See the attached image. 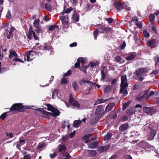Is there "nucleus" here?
<instances>
[{
  "instance_id": "a211bd4d",
  "label": "nucleus",
  "mask_w": 159,
  "mask_h": 159,
  "mask_svg": "<svg viewBox=\"0 0 159 159\" xmlns=\"http://www.w3.org/2000/svg\"><path fill=\"white\" fill-rule=\"evenodd\" d=\"M25 139H22L21 138H20L19 140L16 142V148H18L19 147L24 145L25 143Z\"/></svg>"
},
{
  "instance_id": "c85d7f7f",
  "label": "nucleus",
  "mask_w": 159,
  "mask_h": 159,
  "mask_svg": "<svg viewBox=\"0 0 159 159\" xmlns=\"http://www.w3.org/2000/svg\"><path fill=\"white\" fill-rule=\"evenodd\" d=\"M92 136V135L91 134H89L88 135H86L84 137L83 139L84 140H85V143H88L89 142L90 140H89V138Z\"/></svg>"
},
{
  "instance_id": "4be33fe9",
  "label": "nucleus",
  "mask_w": 159,
  "mask_h": 159,
  "mask_svg": "<svg viewBox=\"0 0 159 159\" xmlns=\"http://www.w3.org/2000/svg\"><path fill=\"white\" fill-rule=\"evenodd\" d=\"M110 147V144H108L105 146H101L99 148V151L101 152H102L107 150Z\"/></svg>"
},
{
  "instance_id": "0eeeda50",
  "label": "nucleus",
  "mask_w": 159,
  "mask_h": 159,
  "mask_svg": "<svg viewBox=\"0 0 159 159\" xmlns=\"http://www.w3.org/2000/svg\"><path fill=\"white\" fill-rule=\"evenodd\" d=\"M151 131L149 133L148 136V139L149 140H153L155 135L157 133V131L156 129H152L151 127H149Z\"/></svg>"
},
{
  "instance_id": "9b49d317",
  "label": "nucleus",
  "mask_w": 159,
  "mask_h": 159,
  "mask_svg": "<svg viewBox=\"0 0 159 159\" xmlns=\"http://www.w3.org/2000/svg\"><path fill=\"white\" fill-rule=\"evenodd\" d=\"M80 16L76 11H74L71 17L72 20L76 22H78L79 20Z\"/></svg>"
},
{
  "instance_id": "c03bdc74",
  "label": "nucleus",
  "mask_w": 159,
  "mask_h": 159,
  "mask_svg": "<svg viewBox=\"0 0 159 159\" xmlns=\"http://www.w3.org/2000/svg\"><path fill=\"white\" fill-rule=\"evenodd\" d=\"M58 26L57 25H51L49 26L48 29L49 31H52L54 30L55 28H58Z\"/></svg>"
},
{
  "instance_id": "052dcab7",
  "label": "nucleus",
  "mask_w": 159,
  "mask_h": 159,
  "mask_svg": "<svg viewBox=\"0 0 159 159\" xmlns=\"http://www.w3.org/2000/svg\"><path fill=\"white\" fill-rule=\"evenodd\" d=\"M143 33L144 34V35L145 37L146 38H148L149 37V34L147 32V30H144L143 31Z\"/></svg>"
},
{
  "instance_id": "3c124183",
  "label": "nucleus",
  "mask_w": 159,
  "mask_h": 159,
  "mask_svg": "<svg viewBox=\"0 0 159 159\" xmlns=\"http://www.w3.org/2000/svg\"><path fill=\"white\" fill-rule=\"evenodd\" d=\"M98 32L99 31H98V29H96V30L93 32V36L95 40L97 39V37L98 35Z\"/></svg>"
},
{
  "instance_id": "f8f14e48",
  "label": "nucleus",
  "mask_w": 159,
  "mask_h": 159,
  "mask_svg": "<svg viewBox=\"0 0 159 159\" xmlns=\"http://www.w3.org/2000/svg\"><path fill=\"white\" fill-rule=\"evenodd\" d=\"M143 110L146 113L151 115L153 112V107H145L143 108Z\"/></svg>"
},
{
  "instance_id": "9d476101",
  "label": "nucleus",
  "mask_w": 159,
  "mask_h": 159,
  "mask_svg": "<svg viewBox=\"0 0 159 159\" xmlns=\"http://www.w3.org/2000/svg\"><path fill=\"white\" fill-rule=\"evenodd\" d=\"M121 83L120 86H124L125 87H127L128 84L127 82L126 75H123L121 76Z\"/></svg>"
},
{
  "instance_id": "412c9836",
  "label": "nucleus",
  "mask_w": 159,
  "mask_h": 159,
  "mask_svg": "<svg viewBox=\"0 0 159 159\" xmlns=\"http://www.w3.org/2000/svg\"><path fill=\"white\" fill-rule=\"evenodd\" d=\"M4 36H6L7 38L8 39L12 37V34L11 32H10L8 30H6L4 34Z\"/></svg>"
},
{
  "instance_id": "cd10ccee",
  "label": "nucleus",
  "mask_w": 159,
  "mask_h": 159,
  "mask_svg": "<svg viewBox=\"0 0 159 159\" xmlns=\"http://www.w3.org/2000/svg\"><path fill=\"white\" fill-rule=\"evenodd\" d=\"M45 143L42 142L39 143L37 147L38 150L42 149L45 147Z\"/></svg>"
},
{
  "instance_id": "b1692460",
  "label": "nucleus",
  "mask_w": 159,
  "mask_h": 159,
  "mask_svg": "<svg viewBox=\"0 0 159 159\" xmlns=\"http://www.w3.org/2000/svg\"><path fill=\"white\" fill-rule=\"evenodd\" d=\"M115 59L116 61L119 63L122 64L125 62V60L119 56H117Z\"/></svg>"
},
{
  "instance_id": "774afa93",
  "label": "nucleus",
  "mask_w": 159,
  "mask_h": 159,
  "mask_svg": "<svg viewBox=\"0 0 159 159\" xmlns=\"http://www.w3.org/2000/svg\"><path fill=\"white\" fill-rule=\"evenodd\" d=\"M57 153L56 152H54L52 154H50V156L51 158L55 157L57 156Z\"/></svg>"
},
{
  "instance_id": "13d9d810",
  "label": "nucleus",
  "mask_w": 159,
  "mask_h": 159,
  "mask_svg": "<svg viewBox=\"0 0 159 159\" xmlns=\"http://www.w3.org/2000/svg\"><path fill=\"white\" fill-rule=\"evenodd\" d=\"M63 156L64 157H65V158H70L71 157V156L67 152H63Z\"/></svg>"
},
{
  "instance_id": "a18cd8bd",
  "label": "nucleus",
  "mask_w": 159,
  "mask_h": 159,
  "mask_svg": "<svg viewBox=\"0 0 159 159\" xmlns=\"http://www.w3.org/2000/svg\"><path fill=\"white\" fill-rule=\"evenodd\" d=\"M78 61H79L80 63L82 64V66H83L85 62V59L84 58L82 57H79L78 59Z\"/></svg>"
},
{
  "instance_id": "aec40b11",
  "label": "nucleus",
  "mask_w": 159,
  "mask_h": 159,
  "mask_svg": "<svg viewBox=\"0 0 159 159\" xmlns=\"http://www.w3.org/2000/svg\"><path fill=\"white\" fill-rule=\"evenodd\" d=\"M121 89L120 90V93L121 94H122L123 93V96L124 97L128 93L126 89L127 87H125L124 86H120Z\"/></svg>"
},
{
  "instance_id": "49530a36",
  "label": "nucleus",
  "mask_w": 159,
  "mask_h": 159,
  "mask_svg": "<svg viewBox=\"0 0 159 159\" xmlns=\"http://www.w3.org/2000/svg\"><path fill=\"white\" fill-rule=\"evenodd\" d=\"M96 116H95V118L94 122L95 123L98 122L100 119V118L102 116V115H100L98 114H96Z\"/></svg>"
},
{
  "instance_id": "de8ad7c7",
  "label": "nucleus",
  "mask_w": 159,
  "mask_h": 159,
  "mask_svg": "<svg viewBox=\"0 0 159 159\" xmlns=\"http://www.w3.org/2000/svg\"><path fill=\"white\" fill-rule=\"evenodd\" d=\"M45 8L48 11H50L51 10L52 7L50 4L49 3H46L45 5Z\"/></svg>"
},
{
  "instance_id": "20e7f679",
  "label": "nucleus",
  "mask_w": 159,
  "mask_h": 159,
  "mask_svg": "<svg viewBox=\"0 0 159 159\" xmlns=\"http://www.w3.org/2000/svg\"><path fill=\"white\" fill-rule=\"evenodd\" d=\"M61 16L60 19L63 25H66L68 23V16L67 14L65 13L64 11L60 13Z\"/></svg>"
},
{
  "instance_id": "ddd939ff",
  "label": "nucleus",
  "mask_w": 159,
  "mask_h": 159,
  "mask_svg": "<svg viewBox=\"0 0 159 159\" xmlns=\"http://www.w3.org/2000/svg\"><path fill=\"white\" fill-rule=\"evenodd\" d=\"M115 105V104L114 102H111L109 103L106 106L104 112H106L110 111L112 109L113 107Z\"/></svg>"
},
{
  "instance_id": "58836bf2",
  "label": "nucleus",
  "mask_w": 159,
  "mask_h": 159,
  "mask_svg": "<svg viewBox=\"0 0 159 159\" xmlns=\"http://www.w3.org/2000/svg\"><path fill=\"white\" fill-rule=\"evenodd\" d=\"M117 115V111L116 110H115L111 112V117L113 119H115Z\"/></svg>"
},
{
  "instance_id": "338daca9",
  "label": "nucleus",
  "mask_w": 159,
  "mask_h": 159,
  "mask_svg": "<svg viewBox=\"0 0 159 159\" xmlns=\"http://www.w3.org/2000/svg\"><path fill=\"white\" fill-rule=\"evenodd\" d=\"M6 135L9 138H12L13 137V134L12 133H8L7 132H6Z\"/></svg>"
},
{
  "instance_id": "e2e57ef3",
  "label": "nucleus",
  "mask_w": 159,
  "mask_h": 159,
  "mask_svg": "<svg viewBox=\"0 0 159 159\" xmlns=\"http://www.w3.org/2000/svg\"><path fill=\"white\" fill-rule=\"evenodd\" d=\"M71 74V70H69L64 75V76H69Z\"/></svg>"
},
{
  "instance_id": "dca6fc26",
  "label": "nucleus",
  "mask_w": 159,
  "mask_h": 159,
  "mask_svg": "<svg viewBox=\"0 0 159 159\" xmlns=\"http://www.w3.org/2000/svg\"><path fill=\"white\" fill-rule=\"evenodd\" d=\"M129 127V125L128 123L123 124L119 127V130L121 132H124L127 130Z\"/></svg>"
},
{
  "instance_id": "2f4dec72",
  "label": "nucleus",
  "mask_w": 159,
  "mask_h": 159,
  "mask_svg": "<svg viewBox=\"0 0 159 159\" xmlns=\"http://www.w3.org/2000/svg\"><path fill=\"white\" fill-rule=\"evenodd\" d=\"M68 78L65 77H62L61 79V83L62 84H67L69 82Z\"/></svg>"
},
{
  "instance_id": "bf43d9fd",
  "label": "nucleus",
  "mask_w": 159,
  "mask_h": 159,
  "mask_svg": "<svg viewBox=\"0 0 159 159\" xmlns=\"http://www.w3.org/2000/svg\"><path fill=\"white\" fill-rule=\"evenodd\" d=\"M137 100L139 101H142L144 100H146V99L143 95L142 96H139L137 98Z\"/></svg>"
},
{
  "instance_id": "c9c22d12",
  "label": "nucleus",
  "mask_w": 159,
  "mask_h": 159,
  "mask_svg": "<svg viewBox=\"0 0 159 159\" xmlns=\"http://www.w3.org/2000/svg\"><path fill=\"white\" fill-rule=\"evenodd\" d=\"M108 100V99H105L104 100L102 99H98L97 101L94 104V105H95L100 103H102L103 102H105L107 101Z\"/></svg>"
},
{
  "instance_id": "ea45409f",
  "label": "nucleus",
  "mask_w": 159,
  "mask_h": 159,
  "mask_svg": "<svg viewBox=\"0 0 159 159\" xmlns=\"http://www.w3.org/2000/svg\"><path fill=\"white\" fill-rule=\"evenodd\" d=\"M39 21L40 20L39 19H35L33 23L34 27H36L39 26Z\"/></svg>"
},
{
  "instance_id": "2eb2a0df",
  "label": "nucleus",
  "mask_w": 159,
  "mask_h": 159,
  "mask_svg": "<svg viewBox=\"0 0 159 159\" xmlns=\"http://www.w3.org/2000/svg\"><path fill=\"white\" fill-rule=\"evenodd\" d=\"M103 107L102 105H99L98 106L96 109L95 114L100 115H103V111H102V108Z\"/></svg>"
},
{
  "instance_id": "7c9ffc66",
  "label": "nucleus",
  "mask_w": 159,
  "mask_h": 159,
  "mask_svg": "<svg viewBox=\"0 0 159 159\" xmlns=\"http://www.w3.org/2000/svg\"><path fill=\"white\" fill-rule=\"evenodd\" d=\"M94 6L92 4H87L85 7V11H88L91 9Z\"/></svg>"
},
{
  "instance_id": "4468645a",
  "label": "nucleus",
  "mask_w": 159,
  "mask_h": 159,
  "mask_svg": "<svg viewBox=\"0 0 159 159\" xmlns=\"http://www.w3.org/2000/svg\"><path fill=\"white\" fill-rule=\"evenodd\" d=\"M156 43L157 42L154 39L148 40L147 42V45L151 48H154Z\"/></svg>"
},
{
  "instance_id": "bb28decb",
  "label": "nucleus",
  "mask_w": 159,
  "mask_h": 159,
  "mask_svg": "<svg viewBox=\"0 0 159 159\" xmlns=\"http://www.w3.org/2000/svg\"><path fill=\"white\" fill-rule=\"evenodd\" d=\"M111 137V133L108 132L106 135L103 137L104 140L109 141L110 140Z\"/></svg>"
},
{
  "instance_id": "79ce46f5",
  "label": "nucleus",
  "mask_w": 159,
  "mask_h": 159,
  "mask_svg": "<svg viewBox=\"0 0 159 159\" xmlns=\"http://www.w3.org/2000/svg\"><path fill=\"white\" fill-rule=\"evenodd\" d=\"M89 67V65L84 66H82V67L81 68L80 70L81 71H82L84 72L85 74H86V69L87 68H88Z\"/></svg>"
},
{
  "instance_id": "4c0bfd02",
  "label": "nucleus",
  "mask_w": 159,
  "mask_h": 159,
  "mask_svg": "<svg viewBox=\"0 0 159 159\" xmlns=\"http://www.w3.org/2000/svg\"><path fill=\"white\" fill-rule=\"evenodd\" d=\"M88 152L91 157L94 156L96 154V152L95 150H88Z\"/></svg>"
},
{
  "instance_id": "8fccbe9b",
  "label": "nucleus",
  "mask_w": 159,
  "mask_h": 159,
  "mask_svg": "<svg viewBox=\"0 0 159 159\" xmlns=\"http://www.w3.org/2000/svg\"><path fill=\"white\" fill-rule=\"evenodd\" d=\"M52 98L54 99V96L55 95H57L58 94V90L57 89H55L52 92Z\"/></svg>"
},
{
  "instance_id": "1a4fd4ad",
  "label": "nucleus",
  "mask_w": 159,
  "mask_h": 159,
  "mask_svg": "<svg viewBox=\"0 0 159 159\" xmlns=\"http://www.w3.org/2000/svg\"><path fill=\"white\" fill-rule=\"evenodd\" d=\"M98 31L99 33H103L105 32H110L111 31V28L105 25H100L98 28Z\"/></svg>"
},
{
  "instance_id": "864d4df0",
  "label": "nucleus",
  "mask_w": 159,
  "mask_h": 159,
  "mask_svg": "<svg viewBox=\"0 0 159 159\" xmlns=\"http://www.w3.org/2000/svg\"><path fill=\"white\" fill-rule=\"evenodd\" d=\"M8 112H5L3 113L0 116V118H2V120L4 119L7 116V114Z\"/></svg>"
},
{
  "instance_id": "a878e982",
  "label": "nucleus",
  "mask_w": 159,
  "mask_h": 159,
  "mask_svg": "<svg viewBox=\"0 0 159 159\" xmlns=\"http://www.w3.org/2000/svg\"><path fill=\"white\" fill-rule=\"evenodd\" d=\"M136 57V55L134 53H133L130 54L125 59L127 60H132L135 58Z\"/></svg>"
},
{
  "instance_id": "f3484780",
  "label": "nucleus",
  "mask_w": 159,
  "mask_h": 159,
  "mask_svg": "<svg viewBox=\"0 0 159 159\" xmlns=\"http://www.w3.org/2000/svg\"><path fill=\"white\" fill-rule=\"evenodd\" d=\"M136 111V110H135V108L132 107L127 110L126 113L128 115L131 116L135 114Z\"/></svg>"
},
{
  "instance_id": "603ef678",
  "label": "nucleus",
  "mask_w": 159,
  "mask_h": 159,
  "mask_svg": "<svg viewBox=\"0 0 159 159\" xmlns=\"http://www.w3.org/2000/svg\"><path fill=\"white\" fill-rule=\"evenodd\" d=\"M111 89V87L110 85H107L106 87L105 88L104 92L106 93H107V92L110 91Z\"/></svg>"
},
{
  "instance_id": "72a5a7b5",
  "label": "nucleus",
  "mask_w": 159,
  "mask_h": 159,
  "mask_svg": "<svg viewBox=\"0 0 159 159\" xmlns=\"http://www.w3.org/2000/svg\"><path fill=\"white\" fill-rule=\"evenodd\" d=\"M81 123V121L80 120H75L73 122V126L75 127H77Z\"/></svg>"
},
{
  "instance_id": "4d7b16f0",
  "label": "nucleus",
  "mask_w": 159,
  "mask_h": 159,
  "mask_svg": "<svg viewBox=\"0 0 159 159\" xmlns=\"http://www.w3.org/2000/svg\"><path fill=\"white\" fill-rule=\"evenodd\" d=\"M73 9L71 7H70L69 8H67L65 11H64L65 12V13L66 14H67L68 13H70L71 12V11Z\"/></svg>"
},
{
  "instance_id": "f03ea898",
  "label": "nucleus",
  "mask_w": 159,
  "mask_h": 159,
  "mask_svg": "<svg viewBox=\"0 0 159 159\" xmlns=\"http://www.w3.org/2000/svg\"><path fill=\"white\" fill-rule=\"evenodd\" d=\"M26 108L20 103L14 104L10 109V111L11 112L16 111H22Z\"/></svg>"
},
{
  "instance_id": "7ed1b4c3",
  "label": "nucleus",
  "mask_w": 159,
  "mask_h": 159,
  "mask_svg": "<svg viewBox=\"0 0 159 159\" xmlns=\"http://www.w3.org/2000/svg\"><path fill=\"white\" fill-rule=\"evenodd\" d=\"M9 58L12 61L20 62L23 63V61L20 59L17 58V55L16 52L13 50H9Z\"/></svg>"
},
{
  "instance_id": "5fc2aeb1",
  "label": "nucleus",
  "mask_w": 159,
  "mask_h": 159,
  "mask_svg": "<svg viewBox=\"0 0 159 159\" xmlns=\"http://www.w3.org/2000/svg\"><path fill=\"white\" fill-rule=\"evenodd\" d=\"M47 110L48 111H52L54 107L50 104H47Z\"/></svg>"
},
{
  "instance_id": "680f3d73",
  "label": "nucleus",
  "mask_w": 159,
  "mask_h": 159,
  "mask_svg": "<svg viewBox=\"0 0 159 159\" xmlns=\"http://www.w3.org/2000/svg\"><path fill=\"white\" fill-rule=\"evenodd\" d=\"M35 28V30L37 33H39L42 32V30L40 29L39 26L36 27Z\"/></svg>"
},
{
  "instance_id": "6e6552de",
  "label": "nucleus",
  "mask_w": 159,
  "mask_h": 159,
  "mask_svg": "<svg viewBox=\"0 0 159 159\" xmlns=\"http://www.w3.org/2000/svg\"><path fill=\"white\" fill-rule=\"evenodd\" d=\"M27 38L29 39H31L32 38V36L35 40H38V38L35 35L34 32L31 29H30L28 33L27 34Z\"/></svg>"
},
{
  "instance_id": "39448f33",
  "label": "nucleus",
  "mask_w": 159,
  "mask_h": 159,
  "mask_svg": "<svg viewBox=\"0 0 159 159\" xmlns=\"http://www.w3.org/2000/svg\"><path fill=\"white\" fill-rule=\"evenodd\" d=\"M125 2L123 3L122 4L119 2H116L114 3V6L119 11H121L123 9H128L126 8L127 5L125 4Z\"/></svg>"
},
{
  "instance_id": "09e8293b",
  "label": "nucleus",
  "mask_w": 159,
  "mask_h": 159,
  "mask_svg": "<svg viewBox=\"0 0 159 159\" xmlns=\"http://www.w3.org/2000/svg\"><path fill=\"white\" fill-rule=\"evenodd\" d=\"M134 24L140 28H141L142 27L141 22L140 21H139L138 20L136 21V22H135Z\"/></svg>"
},
{
  "instance_id": "c756f323",
  "label": "nucleus",
  "mask_w": 159,
  "mask_h": 159,
  "mask_svg": "<svg viewBox=\"0 0 159 159\" xmlns=\"http://www.w3.org/2000/svg\"><path fill=\"white\" fill-rule=\"evenodd\" d=\"M101 75L102 77L101 78V80L103 81L106 78L107 76L106 72H105L103 69L101 70Z\"/></svg>"
},
{
  "instance_id": "6ab92c4d",
  "label": "nucleus",
  "mask_w": 159,
  "mask_h": 159,
  "mask_svg": "<svg viewBox=\"0 0 159 159\" xmlns=\"http://www.w3.org/2000/svg\"><path fill=\"white\" fill-rule=\"evenodd\" d=\"M146 71L145 68H140L136 70V75L138 76H140L143 74Z\"/></svg>"
},
{
  "instance_id": "6e6d98bb",
  "label": "nucleus",
  "mask_w": 159,
  "mask_h": 159,
  "mask_svg": "<svg viewBox=\"0 0 159 159\" xmlns=\"http://www.w3.org/2000/svg\"><path fill=\"white\" fill-rule=\"evenodd\" d=\"M88 65H89V66H90L91 67L93 68L97 66V62H91Z\"/></svg>"
},
{
  "instance_id": "393cba45",
  "label": "nucleus",
  "mask_w": 159,
  "mask_h": 159,
  "mask_svg": "<svg viewBox=\"0 0 159 159\" xmlns=\"http://www.w3.org/2000/svg\"><path fill=\"white\" fill-rule=\"evenodd\" d=\"M52 112V116H57L59 115L60 112L59 110L57 108H54L51 111Z\"/></svg>"
},
{
  "instance_id": "5701e85b",
  "label": "nucleus",
  "mask_w": 159,
  "mask_h": 159,
  "mask_svg": "<svg viewBox=\"0 0 159 159\" xmlns=\"http://www.w3.org/2000/svg\"><path fill=\"white\" fill-rule=\"evenodd\" d=\"M40 48L42 50H50L52 51V47L50 45H41L40 46Z\"/></svg>"
},
{
  "instance_id": "e433bc0d",
  "label": "nucleus",
  "mask_w": 159,
  "mask_h": 159,
  "mask_svg": "<svg viewBox=\"0 0 159 159\" xmlns=\"http://www.w3.org/2000/svg\"><path fill=\"white\" fill-rule=\"evenodd\" d=\"M58 148L59 151L60 152H61L62 151H65L66 148L65 145H59L58 146Z\"/></svg>"
},
{
  "instance_id": "f704fd0d",
  "label": "nucleus",
  "mask_w": 159,
  "mask_h": 159,
  "mask_svg": "<svg viewBox=\"0 0 159 159\" xmlns=\"http://www.w3.org/2000/svg\"><path fill=\"white\" fill-rule=\"evenodd\" d=\"M98 142H95L90 144L89 145L88 147L90 148H94L98 146Z\"/></svg>"
},
{
  "instance_id": "f257e3e1",
  "label": "nucleus",
  "mask_w": 159,
  "mask_h": 159,
  "mask_svg": "<svg viewBox=\"0 0 159 159\" xmlns=\"http://www.w3.org/2000/svg\"><path fill=\"white\" fill-rule=\"evenodd\" d=\"M41 53L40 52H36L33 50H30L27 52L24 56V60L25 61H31L33 60V56L34 55L39 56V54Z\"/></svg>"
},
{
  "instance_id": "0e129e2a",
  "label": "nucleus",
  "mask_w": 159,
  "mask_h": 159,
  "mask_svg": "<svg viewBox=\"0 0 159 159\" xmlns=\"http://www.w3.org/2000/svg\"><path fill=\"white\" fill-rule=\"evenodd\" d=\"M126 46V43L125 41H124L123 43L121 44L119 47L121 49H123Z\"/></svg>"
},
{
  "instance_id": "a19ab883",
  "label": "nucleus",
  "mask_w": 159,
  "mask_h": 159,
  "mask_svg": "<svg viewBox=\"0 0 159 159\" xmlns=\"http://www.w3.org/2000/svg\"><path fill=\"white\" fill-rule=\"evenodd\" d=\"M72 87L75 91L77 90L78 89V87L75 81L73 82L72 83Z\"/></svg>"
},
{
  "instance_id": "473e14b6",
  "label": "nucleus",
  "mask_w": 159,
  "mask_h": 159,
  "mask_svg": "<svg viewBox=\"0 0 159 159\" xmlns=\"http://www.w3.org/2000/svg\"><path fill=\"white\" fill-rule=\"evenodd\" d=\"M149 18L150 20V22H151L152 25H153L154 24V21L155 18V16L153 14H151L149 16Z\"/></svg>"
},
{
  "instance_id": "37998d69",
  "label": "nucleus",
  "mask_w": 159,
  "mask_h": 159,
  "mask_svg": "<svg viewBox=\"0 0 159 159\" xmlns=\"http://www.w3.org/2000/svg\"><path fill=\"white\" fill-rule=\"evenodd\" d=\"M149 91H150L149 90L146 91L143 95L144 97L146 99H148L150 97L149 95Z\"/></svg>"
},
{
  "instance_id": "69168bd1",
  "label": "nucleus",
  "mask_w": 159,
  "mask_h": 159,
  "mask_svg": "<svg viewBox=\"0 0 159 159\" xmlns=\"http://www.w3.org/2000/svg\"><path fill=\"white\" fill-rule=\"evenodd\" d=\"M75 66L76 68H80V63L77 60V62L75 64Z\"/></svg>"
},
{
  "instance_id": "423d86ee",
  "label": "nucleus",
  "mask_w": 159,
  "mask_h": 159,
  "mask_svg": "<svg viewBox=\"0 0 159 159\" xmlns=\"http://www.w3.org/2000/svg\"><path fill=\"white\" fill-rule=\"evenodd\" d=\"M69 102L71 106H73L77 109H80V105L79 103L74 100L72 96L70 94L69 97Z\"/></svg>"
}]
</instances>
